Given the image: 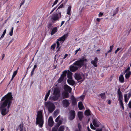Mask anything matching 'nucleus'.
Instances as JSON below:
<instances>
[{"instance_id":"nucleus-1","label":"nucleus","mask_w":131,"mask_h":131,"mask_svg":"<svg viewBox=\"0 0 131 131\" xmlns=\"http://www.w3.org/2000/svg\"><path fill=\"white\" fill-rule=\"evenodd\" d=\"M11 93L9 92L3 97L0 103V110L1 111V114L4 116L9 111V108L13 100Z\"/></svg>"},{"instance_id":"nucleus-2","label":"nucleus","mask_w":131,"mask_h":131,"mask_svg":"<svg viewBox=\"0 0 131 131\" xmlns=\"http://www.w3.org/2000/svg\"><path fill=\"white\" fill-rule=\"evenodd\" d=\"M87 59L84 57H83L80 60L76 61L73 64V66H70V70L72 72H74L81 68L84 64V62H86Z\"/></svg>"},{"instance_id":"nucleus-3","label":"nucleus","mask_w":131,"mask_h":131,"mask_svg":"<svg viewBox=\"0 0 131 131\" xmlns=\"http://www.w3.org/2000/svg\"><path fill=\"white\" fill-rule=\"evenodd\" d=\"M43 123V116L42 112L41 111H39L37 113L36 124L37 125L39 124L40 127L41 128L42 127Z\"/></svg>"},{"instance_id":"nucleus-4","label":"nucleus","mask_w":131,"mask_h":131,"mask_svg":"<svg viewBox=\"0 0 131 131\" xmlns=\"http://www.w3.org/2000/svg\"><path fill=\"white\" fill-rule=\"evenodd\" d=\"M60 93L59 90L57 88L54 89L53 91V95L50 97V99L52 100H57L60 97Z\"/></svg>"},{"instance_id":"nucleus-5","label":"nucleus","mask_w":131,"mask_h":131,"mask_svg":"<svg viewBox=\"0 0 131 131\" xmlns=\"http://www.w3.org/2000/svg\"><path fill=\"white\" fill-rule=\"evenodd\" d=\"M61 16V12H57L52 14L51 18L52 22L54 23L56 21L60 19Z\"/></svg>"},{"instance_id":"nucleus-6","label":"nucleus","mask_w":131,"mask_h":131,"mask_svg":"<svg viewBox=\"0 0 131 131\" xmlns=\"http://www.w3.org/2000/svg\"><path fill=\"white\" fill-rule=\"evenodd\" d=\"M45 105L47 107L48 111L50 113L52 112L55 108L54 104L50 102H47L45 103Z\"/></svg>"},{"instance_id":"nucleus-7","label":"nucleus","mask_w":131,"mask_h":131,"mask_svg":"<svg viewBox=\"0 0 131 131\" xmlns=\"http://www.w3.org/2000/svg\"><path fill=\"white\" fill-rule=\"evenodd\" d=\"M67 34H65L59 38L57 40V41L56 42V43L57 45L56 48L57 49L58 48V49H57V51L58 52L59 51L60 48H59V47L60 46V43L59 41L60 42H62V43L63 42L67 37Z\"/></svg>"},{"instance_id":"nucleus-8","label":"nucleus","mask_w":131,"mask_h":131,"mask_svg":"<svg viewBox=\"0 0 131 131\" xmlns=\"http://www.w3.org/2000/svg\"><path fill=\"white\" fill-rule=\"evenodd\" d=\"M60 116H58L55 119V121L57 123V127H55L52 129V131H58V127L62 123V119L60 118Z\"/></svg>"},{"instance_id":"nucleus-9","label":"nucleus","mask_w":131,"mask_h":131,"mask_svg":"<svg viewBox=\"0 0 131 131\" xmlns=\"http://www.w3.org/2000/svg\"><path fill=\"white\" fill-rule=\"evenodd\" d=\"M74 77L78 81L82 79V80H83L84 79V75L82 74H80L79 73H75L74 75Z\"/></svg>"},{"instance_id":"nucleus-10","label":"nucleus","mask_w":131,"mask_h":131,"mask_svg":"<svg viewBox=\"0 0 131 131\" xmlns=\"http://www.w3.org/2000/svg\"><path fill=\"white\" fill-rule=\"evenodd\" d=\"M75 111L74 110H71L69 112V118L70 120H72L75 117Z\"/></svg>"},{"instance_id":"nucleus-11","label":"nucleus","mask_w":131,"mask_h":131,"mask_svg":"<svg viewBox=\"0 0 131 131\" xmlns=\"http://www.w3.org/2000/svg\"><path fill=\"white\" fill-rule=\"evenodd\" d=\"M66 73L67 71L66 70L63 72L62 74L58 80L57 81L58 83H60L63 80L64 77H66Z\"/></svg>"},{"instance_id":"nucleus-12","label":"nucleus","mask_w":131,"mask_h":131,"mask_svg":"<svg viewBox=\"0 0 131 131\" xmlns=\"http://www.w3.org/2000/svg\"><path fill=\"white\" fill-rule=\"evenodd\" d=\"M131 96V93L130 92L125 94L124 95V99L125 102L127 103L129 100Z\"/></svg>"},{"instance_id":"nucleus-13","label":"nucleus","mask_w":131,"mask_h":131,"mask_svg":"<svg viewBox=\"0 0 131 131\" xmlns=\"http://www.w3.org/2000/svg\"><path fill=\"white\" fill-rule=\"evenodd\" d=\"M62 103L63 107H68L70 104L69 100L67 99L63 100L62 101Z\"/></svg>"},{"instance_id":"nucleus-14","label":"nucleus","mask_w":131,"mask_h":131,"mask_svg":"<svg viewBox=\"0 0 131 131\" xmlns=\"http://www.w3.org/2000/svg\"><path fill=\"white\" fill-rule=\"evenodd\" d=\"M54 122L53 119L52 117L50 116L48 119V124L49 126L52 127L53 125Z\"/></svg>"},{"instance_id":"nucleus-15","label":"nucleus","mask_w":131,"mask_h":131,"mask_svg":"<svg viewBox=\"0 0 131 131\" xmlns=\"http://www.w3.org/2000/svg\"><path fill=\"white\" fill-rule=\"evenodd\" d=\"M98 62V58L97 57H95L94 60H92L91 63L95 67H97V64Z\"/></svg>"},{"instance_id":"nucleus-16","label":"nucleus","mask_w":131,"mask_h":131,"mask_svg":"<svg viewBox=\"0 0 131 131\" xmlns=\"http://www.w3.org/2000/svg\"><path fill=\"white\" fill-rule=\"evenodd\" d=\"M93 123L94 126L96 127H99L100 124V122L95 119L93 120Z\"/></svg>"},{"instance_id":"nucleus-17","label":"nucleus","mask_w":131,"mask_h":131,"mask_svg":"<svg viewBox=\"0 0 131 131\" xmlns=\"http://www.w3.org/2000/svg\"><path fill=\"white\" fill-rule=\"evenodd\" d=\"M117 92L118 94V96L119 97L118 100H122L123 99V97L122 94V93L120 91L119 89H118Z\"/></svg>"},{"instance_id":"nucleus-18","label":"nucleus","mask_w":131,"mask_h":131,"mask_svg":"<svg viewBox=\"0 0 131 131\" xmlns=\"http://www.w3.org/2000/svg\"><path fill=\"white\" fill-rule=\"evenodd\" d=\"M64 89L66 91L68 92L69 93L71 92L72 90L71 88L67 85H64Z\"/></svg>"},{"instance_id":"nucleus-19","label":"nucleus","mask_w":131,"mask_h":131,"mask_svg":"<svg viewBox=\"0 0 131 131\" xmlns=\"http://www.w3.org/2000/svg\"><path fill=\"white\" fill-rule=\"evenodd\" d=\"M68 83L70 85H73L75 84V81L71 79H69L67 80Z\"/></svg>"},{"instance_id":"nucleus-20","label":"nucleus","mask_w":131,"mask_h":131,"mask_svg":"<svg viewBox=\"0 0 131 131\" xmlns=\"http://www.w3.org/2000/svg\"><path fill=\"white\" fill-rule=\"evenodd\" d=\"M72 73L70 71H68L67 72V76L68 78L70 79H71L72 78Z\"/></svg>"},{"instance_id":"nucleus-21","label":"nucleus","mask_w":131,"mask_h":131,"mask_svg":"<svg viewBox=\"0 0 131 131\" xmlns=\"http://www.w3.org/2000/svg\"><path fill=\"white\" fill-rule=\"evenodd\" d=\"M58 30V29L57 27H55L53 28L51 33V35H52L56 32Z\"/></svg>"},{"instance_id":"nucleus-22","label":"nucleus","mask_w":131,"mask_h":131,"mask_svg":"<svg viewBox=\"0 0 131 131\" xmlns=\"http://www.w3.org/2000/svg\"><path fill=\"white\" fill-rule=\"evenodd\" d=\"M78 107L80 110H81L83 109L84 107L83 106L82 103L81 102H79L78 104Z\"/></svg>"},{"instance_id":"nucleus-23","label":"nucleus","mask_w":131,"mask_h":131,"mask_svg":"<svg viewBox=\"0 0 131 131\" xmlns=\"http://www.w3.org/2000/svg\"><path fill=\"white\" fill-rule=\"evenodd\" d=\"M78 116L80 120H81L83 117V115L82 112H79L78 113Z\"/></svg>"},{"instance_id":"nucleus-24","label":"nucleus","mask_w":131,"mask_h":131,"mask_svg":"<svg viewBox=\"0 0 131 131\" xmlns=\"http://www.w3.org/2000/svg\"><path fill=\"white\" fill-rule=\"evenodd\" d=\"M50 90H49L48 92L46 94L45 98V101H47L48 98V97L50 93Z\"/></svg>"},{"instance_id":"nucleus-25","label":"nucleus","mask_w":131,"mask_h":131,"mask_svg":"<svg viewBox=\"0 0 131 131\" xmlns=\"http://www.w3.org/2000/svg\"><path fill=\"white\" fill-rule=\"evenodd\" d=\"M18 129L20 131H26L25 130H23V125L21 124L18 127Z\"/></svg>"},{"instance_id":"nucleus-26","label":"nucleus","mask_w":131,"mask_h":131,"mask_svg":"<svg viewBox=\"0 0 131 131\" xmlns=\"http://www.w3.org/2000/svg\"><path fill=\"white\" fill-rule=\"evenodd\" d=\"M126 73L125 75V77L126 79H128L129 78L131 75V72H126Z\"/></svg>"},{"instance_id":"nucleus-27","label":"nucleus","mask_w":131,"mask_h":131,"mask_svg":"<svg viewBox=\"0 0 131 131\" xmlns=\"http://www.w3.org/2000/svg\"><path fill=\"white\" fill-rule=\"evenodd\" d=\"M119 80L120 82L121 83L123 82L124 78L123 75H122L120 76L119 78Z\"/></svg>"},{"instance_id":"nucleus-28","label":"nucleus","mask_w":131,"mask_h":131,"mask_svg":"<svg viewBox=\"0 0 131 131\" xmlns=\"http://www.w3.org/2000/svg\"><path fill=\"white\" fill-rule=\"evenodd\" d=\"M71 7L69 6L68 7V9L67 10V14L68 15H70L71 14Z\"/></svg>"},{"instance_id":"nucleus-29","label":"nucleus","mask_w":131,"mask_h":131,"mask_svg":"<svg viewBox=\"0 0 131 131\" xmlns=\"http://www.w3.org/2000/svg\"><path fill=\"white\" fill-rule=\"evenodd\" d=\"M85 114L87 116L90 115V111L89 109L86 110L85 112Z\"/></svg>"},{"instance_id":"nucleus-30","label":"nucleus","mask_w":131,"mask_h":131,"mask_svg":"<svg viewBox=\"0 0 131 131\" xmlns=\"http://www.w3.org/2000/svg\"><path fill=\"white\" fill-rule=\"evenodd\" d=\"M6 32V29H5L4 31V32H3V33L1 36L0 38V40L1 39H2L3 38L4 35L5 34V33Z\"/></svg>"},{"instance_id":"nucleus-31","label":"nucleus","mask_w":131,"mask_h":131,"mask_svg":"<svg viewBox=\"0 0 131 131\" xmlns=\"http://www.w3.org/2000/svg\"><path fill=\"white\" fill-rule=\"evenodd\" d=\"M64 126H61L59 128L58 131H64Z\"/></svg>"},{"instance_id":"nucleus-32","label":"nucleus","mask_w":131,"mask_h":131,"mask_svg":"<svg viewBox=\"0 0 131 131\" xmlns=\"http://www.w3.org/2000/svg\"><path fill=\"white\" fill-rule=\"evenodd\" d=\"M100 96L101 97V98L103 99H104L105 98V93H102L101 94H100Z\"/></svg>"},{"instance_id":"nucleus-33","label":"nucleus","mask_w":131,"mask_h":131,"mask_svg":"<svg viewBox=\"0 0 131 131\" xmlns=\"http://www.w3.org/2000/svg\"><path fill=\"white\" fill-rule=\"evenodd\" d=\"M121 106L122 107L123 109H124V107L123 106V102L122 100H118Z\"/></svg>"},{"instance_id":"nucleus-34","label":"nucleus","mask_w":131,"mask_h":131,"mask_svg":"<svg viewBox=\"0 0 131 131\" xmlns=\"http://www.w3.org/2000/svg\"><path fill=\"white\" fill-rule=\"evenodd\" d=\"M72 103L74 105H75L77 104L76 100L74 98L72 99Z\"/></svg>"},{"instance_id":"nucleus-35","label":"nucleus","mask_w":131,"mask_h":131,"mask_svg":"<svg viewBox=\"0 0 131 131\" xmlns=\"http://www.w3.org/2000/svg\"><path fill=\"white\" fill-rule=\"evenodd\" d=\"M113 46H114L113 45H112L111 46H110V49L108 51H107V53H109L111 52V51H112V50L113 48Z\"/></svg>"},{"instance_id":"nucleus-36","label":"nucleus","mask_w":131,"mask_h":131,"mask_svg":"<svg viewBox=\"0 0 131 131\" xmlns=\"http://www.w3.org/2000/svg\"><path fill=\"white\" fill-rule=\"evenodd\" d=\"M118 8H117L116 10L114 11V13L113 14V16H115L117 13L118 12Z\"/></svg>"},{"instance_id":"nucleus-37","label":"nucleus","mask_w":131,"mask_h":131,"mask_svg":"<svg viewBox=\"0 0 131 131\" xmlns=\"http://www.w3.org/2000/svg\"><path fill=\"white\" fill-rule=\"evenodd\" d=\"M65 5L64 4L62 3L58 7L57 9L59 8H63L64 7Z\"/></svg>"},{"instance_id":"nucleus-38","label":"nucleus","mask_w":131,"mask_h":131,"mask_svg":"<svg viewBox=\"0 0 131 131\" xmlns=\"http://www.w3.org/2000/svg\"><path fill=\"white\" fill-rule=\"evenodd\" d=\"M13 27H12V28L10 31V32L9 35L10 36H12L13 35Z\"/></svg>"},{"instance_id":"nucleus-39","label":"nucleus","mask_w":131,"mask_h":131,"mask_svg":"<svg viewBox=\"0 0 131 131\" xmlns=\"http://www.w3.org/2000/svg\"><path fill=\"white\" fill-rule=\"evenodd\" d=\"M90 126L91 128L92 129H94V130H95L96 129V128H95L94 127V126H93L92 123H91L90 124Z\"/></svg>"},{"instance_id":"nucleus-40","label":"nucleus","mask_w":131,"mask_h":131,"mask_svg":"<svg viewBox=\"0 0 131 131\" xmlns=\"http://www.w3.org/2000/svg\"><path fill=\"white\" fill-rule=\"evenodd\" d=\"M130 68L129 67L127 68L125 70V72H131L130 71Z\"/></svg>"},{"instance_id":"nucleus-41","label":"nucleus","mask_w":131,"mask_h":131,"mask_svg":"<svg viewBox=\"0 0 131 131\" xmlns=\"http://www.w3.org/2000/svg\"><path fill=\"white\" fill-rule=\"evenodd\" d=\"M55 44H54L52 45L51 47V48L52 50H54L55 48Z\"/></svg>"},{"instance_id":"nucleus-42","label":"nucleus","mask_w":131,"mask_h":131,"mask_svg":"<svg viewBox=\"0 0 131 131\" xmlns=\"http://www.w3.org/2000/svg\"><path fill=\"white\" fill-rule=\"evenodd\" d=\"M17 70L15 71L14 72L13 75L15 76L17 74Z\"/></svg>"},{"instance_id":"nucleus-43","label":"nucleus","mask_w":131,"mask_h":131,"mask_svg":"<svg viewBox=\"0 0 131 131\" xmlns=\"http://www.w3.org/2000/svg\"><path fill=\"white\" fill-rule=\"evenodd\" d=\"M129 108L131 109V101H130L128 104Z\"/></svg>"},{"instance_id":"nucleus-44","label":"nucleus","mask_w":131,"mask_h":131,"mask_svg":"<svg viewBox=\"0 0 131 131\" xmlns=\"http://www.w3.org/2000/svg\"><path fill=\"white\" fill-rule=\"evenodd\" d=\"M58 0H56L55 1L54 4H53V5H52V7H53V6L55 5L57 3V2H58Z\"/></svg>"},{"instance_id":"nucleus-45","label":"nucleus","mask_w":131,"mask_h":131,"mask_svg":"<svg viewBox=\"0 0 131 131\" xmlns=\"http://www.w3.org/2000/svg\"><path fill=\"white\" fill-rule=\"evenodd\" d=\"M69 96L68 93H66L65 94L64 97L66 98L68 97Z\"/></svg>"},{"instance_id":"nucleus-46","label":"nucleus","mask_w":131,"mask_h":131,"mask_svg":"<svg viewBox=\"0 0 131 131\" xmlns=\"http://www.w3.org/2000/svg\"><path fill=\"white\" fill-rule=\"evenodd\" d=\"M59 112V111L57 110H56L54 112V115H57L58 113Z\"/></svg>"},{"instance_id":"nucleus-47","label":"nucleus","mask_w":131,"mask_h":131,"mask_svg":"<svg viewBox=\"0 0 131 131\" xmlns=\"http://www.w3.org/2000/svg\"><path fill=\"white\" fill-rule=\"evenodd\" d=\"M120 49L119 48H118L115 51V53L116 54L117 52L120 50Z\"/></svg>"},{"instance_id":"nucleus-48","label":"nucleus","mask_w":131,"mask_h":131,"mask_svg":"<svg viewBox=\"0 0 131 131\" xmlns=\"http://www.w3.org/2000/svg\"><path fill=\"white\" fill-rule=\"evenodd\" d=\"M25 2V0H23L21 3V5H20V7H21L22 5L24 4Z\"/></svg>"},{"instance_id":"nucleus-49","label":"nucleus","mask_w":131,"mask_h":131,"mask_svg":"<svg viewBox=\"0 0 131 131\" xmlns=\"http://www.w3.org/2000/svg\"><path fill=\"white\" fill-rule=\"evenodd\" d=\"M78 129H79L81 130V125H80V124H78Z\"/></svg>"},{"instance_id":"nucleus-50","label":"nucleus","mask_w":131,"mask_h":131,"mask_svg":"<svg viewBox=\"0 0 131 131\" xmlns=\"http://www.w3.org/2000/svg\"><path fill=\"white\" fill-rule=\"evenodd\" d=\"M103 13H102L100 12L99 14V17H101L103 15Z\"/></svg>"},{"instance_id":"nucleus-51","label":"nucleus","mask_w":131,"mask_h":131,"mask_svg":"<svg viewBox=\"0 0 131 131\" xmlns=\"http://www.w3.org/2000/svg\"><path fill=\"white\" fill-rule=\"evenodd\" d=\"M80 50V48H79L77 50L75 51V55Z\"/></svg>"},{"instance_id":"nucleus-52","label":"nucleus","mask_w":131,"mask_h":131,"mask_svg":"<svg viewBox=\"0 0 131 131\" xmlns=\"http://www.w3.org/2000/svg\"><path fill=\"white\" fill-rule=\"evenodd\" d=\"M96 131H102V129H97L96 130Z\"/></svg>"},{"instance_id":"nucleus-53","label":"nucleus","mask_w":131,"mask_h":131,"mask_svg":"<svg viewBox=\"0 0 131 131\" xmlns=\"http://www.w3.org/2000/svg\"><path fill=\"white\" fill-rule=\"evenodd\" d=\"M64 22H65L64 21H62V22L61 23V25H60V27H61L62 26V25L64 24Z\"/></svg>"},{"instance_id":"nucleus-54","label":"nucleus","mask_w":131,"mask_h":131,"mask_svg":"<svg viewBox=\"0 0 131 131\" xmlns=\"http://www.w3.org/2000/svg\"><path fill=\"white\" fill-rule=\"evenodd\" d=\"M80 97L82 98V99L83 100L84 98V96L83 95L82 96H80Z\"/></svg>"},{"instance_id":"nucleus-55","label":"nucleus","mask_w":131,"mask_h":131,"mask_svg":"<svg viewBox=\"0 0 131 131\" xmlns=\"http://www.w3.org/2000/svg\"><path fill=\"white\" fill-rule=\"evenodd\" d=\"M87 129L88 131H92L90 129L89 126L87 127Z\"/></svg>"},{"instance_id":"nucleus-56","label":"nucleus","mask_w":131,"mask_h":131,"mask_svg":"<svg viewBox=\"0 0 131 131\" xmlns=\"http://www.w3.org/2000/svg\"><path fill=\"white\" fill-rule=\"evenodd\" d=\"M34 71H32L31 72V76H32L34 74Z\"/></svg>"},{"instance_id":"nucleus-57","label":"nucleus","mask_w":131,"mask_h":131,"mask_svg":"<svg viewBox=\"0 0 131 131\" xmlns=\"http://www.w3.org/2000/svg\"><path fill=\"white\" fill-rule=\"evenodd\" d=\"M68 54H65L63 58L64 59L66 58L68 56Z\"/></svg>"},{"instance_id":"nucleus-58","label":"nucleus","mask_w":131,"mask_h":131,"mask_svg":"<svg viewBox=\"0 0 131 131\" xmlns=\"http://www.w3.org/2000/svg\"><path fill=\"white\" fill-rule=\"evenodd\" d=\"M13 41V40H11L9 42V44L8 45V46Z\"/></svg>"},{"instance_id":"nucleus-59","label":"nucleus","mask_w":131,"mask_h":131,"mask_svg":"<svg viewBox=\"0 0 131 131\" xmlns=\"http://www.w3.org/2000/svg\"><path fill=\"white\" fill-rule=\"evenodd\" d=\"M14 77H15V76H14L13 75H12V78L11 79V81L12 80H13V78H14Z\"/></svg>"},{"instance_id":"nucleus-60","label":"nucleus","mask_w":131,"mask_h":131,"mask_svg":"<svg viewBox=\"0 0 131 131\" xmlns=\"http://www.w3.org/2000/svg\"><path fill=\"white\" fill-rule=\"evenodd\" d=\"M100 19L99 18H97L96 19V20L98 22H99L100 21Z\"/></svg>"},{"instance_id":"nucleus-61","label":"nucleus","mask_w":131,"mask_h":131,"mask_svg":"<svg viewBox=\"0 0 131 131\" xmlns=\"http://www.w3.org/2000/svg\"><path fill=\"white\" fill-rule=\"evenodd\" d=\"M1 131H5L4 128H1Z\"/></svg>"},{"instance_id":"nucleus-62","label":"nucleus","mask_w":131,"mask_h":131,"mask_svg":"<svg viewBox=\"0 0 131 131\" xmlns=\"http://www.w3.org/2000/svg\"><path fill=\"white\" fill-rule=\"evenodd\" d=\"M37 67V66L36 65H34V66L33 68L35 69Z\"/></svg>"},{"instance_id":"nucleus-63","label":"nucleus","mask_w":131,"mask_h":131,"mask_svg":"<svg viewBox=\"0 0 131 131\" xmlns=\"http://www.w3.org/2000/svg\"><path fill=\"white\" fill-rule=\"evenodd\" d=\"M4 56H5L4 54H3V55H2V60L3 59V58L4 57Z\"/></svg>"},{"instance_id":"nucleus-64","label":"nucleus","mask_w":131,"mask_h":131,"mask_svg":"<svg viewBox=\"0 0 131 131\" xmlns=\"http://www.w3.org/2000/svg\"><path fill=\"white\" fill-rule=\"evenodd\" d=\"M76 131H81V130L79 129H78L76 130Z\"/></svg>"}]
</instances>
